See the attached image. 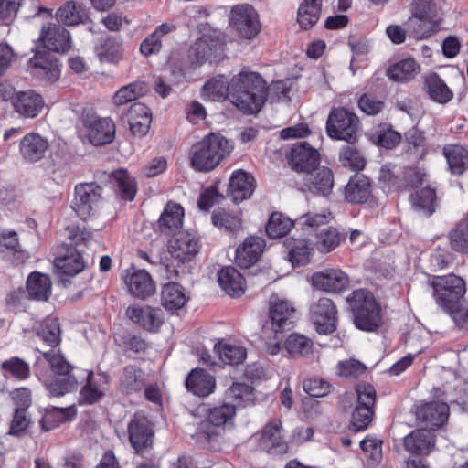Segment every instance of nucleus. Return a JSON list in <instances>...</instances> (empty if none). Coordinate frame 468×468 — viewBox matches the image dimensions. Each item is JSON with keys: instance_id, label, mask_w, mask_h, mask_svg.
Segmentation results:
<instances>
[{"instance_id": "f257e3e1", "label": "nucleus", "mask_w": 468, "mask_h": 468, "mask_svg": "<svg viewBox=\"0 0 468 468\" xmlns=\"http://www.w3.org/2000/svg\"><path fill=\"white\" fill-rule=\"evenodd\" d=\"M267 100V83L255 71L242 70L229 82V101L245 114H253Z\"/></svg>"}, {"instance_id": "f03ea898", "label": "nucleus", "mask_w": 468, "mask_h": 468, "mask_svg": "<svg viewBox=\"0 0 468 468\" xmlns=\"http://www.w3.org/2000/svg\"><path fill=\"white\" fill-rule=\"evenodd\" d=\"M232 148L227 138L211 133L192 147L191 165L197 171L209 172L229 155Z\"/></svg>"}, {"instance_id": "7ed1b4c3", "label": "nucleus", "mask_w": 468, "mask_h": 468, "mask_svg": "<svg viewBox=\"0 0 468 468\" xmlns=\"http://www.w3.org/2000/svg\"><path fill=\"white\" fill-rule=\"evenodd\" d=\"M69 238L71 239L70 245L67 248L66 253L58 256L54 260L55 267L59 273L75 276L85 269V261L82 254L84 251L77 247L82 244L85 246L97 245V241L93 239V234L85 229L76 231H71Z\"/></svg>"}, {"instance_id": "20e7f679", "label": "nucleus", "mask_w": 468, "mask_h": 468, "mask_svg": "<svg viewBox=\"0 0 468 468\" xmlns=\"http://www.w3.org/2000/svg\"><path fill=\"white\" fill-rule=\"evenodd\" d=\"M355 325L363 331H375L381 324L380 308L366 290H356L347 299Z\"/></svg>"}, {"instance_id": "39448f33", "label": "nucleus", "mask_w": 468, "mask_h": 468, "mask_svg": "<svg viewBox=\"0 0 468 468\" xmlns=\"http://www.w3.org/2000/svg\"><path fill=\"white\" fill-rule=\"evenodd\" d=\"M236 413V406L232 403L210 409L207 413V419L200 422L197 431L192 437L203 447L216 441L219 436V428L227 424Z\"/></svg>"}, {"instance_id": "423d86ee", "label": "nucleus", "mask_w": 468, "mask_h": 468, "mask_svg": "<svg viewBox=\"0 0 468 468\" xmlns=\"http://www.w3.org/2000/svg\"><path fill=\"white\" fill-rule=\"evenodd\" d=\"M436 303L445 312H452L466 292L464 281L455 275L435 277L431 282Z\"/></svg>"}, {"instance_id": "0eeeda50", "label": "nucleus", "mask_w": 468, "mask_h": 468, "mask_svg": "<svg viewBox=\"0 0 468 468\" xmlns=\"http://www.w3.org/2000/svg\"><path fill=\"white\" fill-rule=\"evenodd\" d=\"M358 118L344 108L334 109L327 119L326 132L329 137L353 144L357 139Z\"/></svg>"}, {"instance_id": "6e6552de", "label": "nucleus", "mask_w": 468, "mask_h": 468, "mask_svg": "<svg viewBox=\"0 0 468 468\" xmlns=\"http://www.w3.org/2000/svg\"><path fill=\"white\" fill-rule=\"evenodd\" d=\"M81 122L91 144L102 145L113 140L115 124L110 118H101L92 112L87 111L82 113Z\"/></svg>"}, {"instance_id": "1a4fd4ad", "label": "nucleus", "mask_w": 468, "mask_h": 468, "mask_svg": "<svg viewBox=\"0 0 468 468\" xmlns=\"http://www.w3.org/2000/svg\"><path fill=\"white\" fill-rule=\"evenodd\" d=\"M356 395L357 406L353 411L351 423L356 431H361L372 420L376 391L372 385L362 383L356 386Z\"/></svg>"}, {"instance_id": "9d476101", "label": "nucleus", "mask_w": 468, "mask_h": 468, "mask_svg": "<svg viewBox=\"0 0 468 468\" xmlns=\"http://www.w3.org/2000/svg\"><path fill=\"white\" fill-rule=\"evenodd\" d=\"M230 26L244 37L250 39L260 32V22L256 10L249 4L232 7L229 16Z\"/></svg>"}, {"instance_id": "9b49d317", "label": "nucleus", "mask_w": 468, "mask_h": 468, "mask_svg": "<svg viewBox=\"0 0 468 468\" xmlns=\"http://www.w3.org/2000/svg\"><path fill=\"white\" fill-rule=\"evenodd\" d=\"M129 441L137 453L152 447L154 431L149 420L136 412L128 424Z\"/></svg>"}, {"instance_id": "f8f14e48", "label": "nucleus", "mask_w": 468, "mask_h": 468, "mask_svg": "<svg viewBox=\"0 0 468 468\" xmlns=\"http://www.w3.org/2000/svg\"><path fill=\"white\" fill-rule=\"evenodd\" d=\"M101 188L95 183H82L75 187V196L71 207L81 219H87L93 206L101 199Z\"/></svg>"}, {"instance_id": "ddd939ff", "label": "nucleus", "mask_w": 468, "mask_h": 468, "mask_svg": "<svg viewBox=\"0 0 468 468\" xmlns=\"http://www.w3.org/2000/svg\"><path fill=\"white\" fill-rule=\"evenodd\" d=\"M122 279L130 293L135 298L145 300L156 291L152 276L145 270L131 267L123 271Z\"/></svg>"}, {"instance_id": "4468645a", "label": "nucleus", "mask_w": 468, "mask_h": 468, "mask_svg": "<svg viewBox=\"0 0 468 468\" xmlns=\"http://www.w3.org/2000/svg\"><path fill=\"white\" fill-rule=\"evenodd\" d=\"M311 319L320 334H329L336 329V307L326 297L320 298L310 309Z\"/></svg>"}, {"instance_id": "2eb2a0df", "label": "nucleus", "mask_w": 468, "mask_h": 468, "mask_svg": "<svg viewBox=\"0 0 468 468\" xmlns=\"http://www.w3.org/2000/svg\"><path fill=\"white\" fill-rule=\"evenodd\" d=\"M199 250L198 238L187 231L175 234L168 243V251L171 257L182 263L191 261L197 255Z\"/></svg>"}, {"instance_id": "dca6fc26", "label": "nucleus", "mask_w": 468, "mask_h": 468, "mask_svg": "<svg viewBox=\"0 0 468 468\" xmlns=\"http://www.w3.org/2000/svg\"><path fill=\"white\" fill-rule=\"evenodd\" d=\"M450 415V408L442 401H431L418 407L416 418L428 430L435 431L443 427Z\"/></svg>"}, {"instance_id": "f3484780", "label": "nucleus", "mask_w": 468, "mask_h": 468, "mask_svg": "<svg viewBox=\"0 0 468 468\" xmlns=\"http://www.w3.org/2000/svg\"><path fill=\"white\" fill-rule=\"evenodd\" d=\"M42 363V359L36 361L35 373L51 396L60 397L71 392L76 388L77 379L73 375L64 374L51 377L48 370H42L40 368Z\"/></svg>"}, {"instance_id": "a211bd4d", "label": "nucleus", "mask_w": 468, "mask_h": 468, "mask_svg": "<svg viewBox=\"0 0 468 468\" xmlns=\"http://www.w3.org/2000/svg\"><path fill=\"white\" fill-rule=\"evenodd\" d=\"M38 41L45 48L58 53H65L71 48L69 32L55 23L42 27Z\"/></svg>"}, {"instance_id": "6ab92c4d", "label": "nucleus", "mask_w": 468, "mask_h": 468, "mask_svg": "<svg viewBox=\"0 0 468 468\" xmlns=\"http://www.w3.org/2000/svg\"><path fill=\"white\" fill-rule=\"evenodd\" d=\"M311 281L314 288L326 292H340L349 285L348 276L340 269L314 272Z\"/></svg>"}, {"instance_id": "aec40b11", "label": "nucleus", "mask_w": 468, "mask_h": 468, "mask_svg": "<svg viewBox=\"0 0 468 468\" xmlns=\"http://www.w3.org/2000/svg\"><path fill=\"white\" fill-rule=\"evenodd\" d=\"M320 162V155L316 149L311 147L306 142H301L291 149L289 163L292 169L307 174L314 170Z\"/></svg>"}, {"instance_id": "412c9836", "label": "nucleus", "mask_w": 468, "mask_h": 468, "mask_svg": "<svg viewBox=\"0 0 468 468\" xmlns=\"http://www.w3.org/2000/svg\"><path fill=\"white\" fill-rule=\"evenodd\" d=\"M294 307L289 302L271 298L269 315L271 325V330L275 333V336L277 334L290 328L294 317Z\"/></svg>"}, {"instance_id": "4be33fe9", "label": "nucleus", "mask_w": 468, "mask_h": 468, "mask_svg": "<svg viewBox=\"0 0 468 468\" xmlns=\"http://www.w3.org/2000/svg\"><path fill=\"white\" fill-rule=\"evenodd\" d=\"M256 188L254 176L243 170L232 173L228 188V197L234 203H240L251 197Z\"/></svg>"}, {"instance_id": "5701e85b", "label": "nucleus", "mask_w": 468, "mask_h": 468, "mask_svg": "<svg viewBox=\"0 0 468 468\" xmlns=\"http://www.w3.org/2000/svg\"><path fill=\"white\" fill-rule=\"evenodd\" d=\"M32 73L38 79L48 82L56 81L60 75L58 61L46 50L37 51L29 61Z\"/></svg>"}, {"instance_id": "b1692460", "label": "nucleus", "mask_w": 468, "mask_h": 468, "mask_svg": "<svg viewBox=\"0 0 468 468\" xmlns=\"http://www.w3.org/2000/svg\"><path fill=\"white\" fill-rule=\"evenodd\" d=\"M11 104L15 112L25 118L37 117L45 106L43 97L32 90L17 91Z\"/></svg>"}, {"instance_id": "393cba45", "label": "nucleus", "mask_w": 468, "mask_h": 468, "mask_svg": "<svg viewBox=\"0 0 468 468\" xmlns=\"http://www.w3.org/2000/svg\"><path fill=\"white\" fill-rule=\"evenodd\" d=\"M261 447L271 454H283L287 452L288 446L282 435V422L280 420L267 424L261 433Z\"/></svg>"}, {"instance_id": "a878e982", "label": "nucleus", "mask_w": 468, "mask_h": 468, "mask_svg": "<svg viewBox=\"0 0 468 468\" xmlns=\"http://www.w3.org/2000/svg\"><path fill=\"white\" fill-rule=\"evenodd\" d=\"M435 446V436L427 428L416 429L404 438L406 451L413 454H429Z\"/></svg>"}, {"instance_id": "bb28decb", "label": "nucleus", "mask_w": 468, "mask_h": 468, "mask_svg": "<svg viewBox=\"0 0 468 468\" xmlns=\"http://www.w3.org/2000/svg\"><path fill=\"white\" fill-rule=\"evenodd\" d=\"M283 246L288 253V260L293 266L307 265L312 258L314 246L304 238H286Z\"/></svg>"}, {"instance_id": "cd10ccee", "label": "nucleus", "mask_w": 468, "mask_h": 468, "mask_svg": "<svg viewBox=\"0 0 468 468\" xmlns=\"http://www.w3.org/2000/svg\"><path fill=\"white\" fill-rule=\"evenodd\" d=\"M303 182L309 191L326 196L333 188L334 176L329 168L316 166L304 175Z\"/></svg>"}, {"instance_id": "c85d7f7f", "label": "nucleus", "mask_w": 468, "mask_h": 468, "mask_svg": "<svg viewBox=\"0 0 468 468\" xmlns=\"http://www.w3.org/2000/svg\"><path fill=\"white\" fill-rule=\"evenodd\" d=\"M265 247V241L260 237L247 238L236 250V262L241 268H250L260 258Z\"/></svg>"}, {"instance_id": "c756f323", "label": "nucleus", "mask_w": 468, "mask_h": 468, "mask_svg": "<svg viewBox=\"0 0 468 468\" xmlns=\"http://www.w3.org/2000/svg\"><path fill=\"white\" fill-rule=\"evenodd\" d=\"M216 380L205 369L194 368L186 378V388L198 397H207L214 392Z\"/></svg>"}, {"instance_id": "7c9ffc66", "label": "nucleus", "mask_w": 468, "mask_h": 468, "mask_svg": "<svg viewBox=\"0 0 468 468\" xmlns=\"http://www.w3.org/2000/svg\"><path fill=\"white\" fill-rule=\"evenodd\" d=\"M126 315L133 322L139 324L148 331H156L163 323L161 310L150 306L144 308L136 305L129 306L126 310Z\"/></svg>"}, {"instance_id": "2f4dec72", "label": "nucleus", "mask_w": 468, "mask_h": 468, "mask_svg": "<svg viewBox=\"0 0 468 468\" xmlns=\"http://www.w3.org/2000/svg\"><path fill=\"white\" fill-rule=\"evenodd\" d=\"M48 147V140L35 133H27L20 142V153L23 158L31 163L42 159Z\"/></svg>"}, {"instance_id": "473e14b6", "label": "nucleus", "mask_w": 468, "mask_h": 468, "mask_svg": "<svg viewBox=\"0 0 468 468\" xmlns=\"http://www.w3.org/2000/svg\"><path fill=\"white\" fill-rule=\"evenodd\" d=\"M220 287L231 297H239L245 292V281L234 267H225L218 274Z\"/></svg>"}, {"instance_id": "72a5a7b5", "label": "nucleus", "mask_w": 468, "mask_h": 468, "mask_svg": "<svg viewBox=\"0 0 468 468\" xmlns=\"http://www.w3.org/2000/svg\"><path fill=\"white\" fill-rule=\"evenodd\" d=\"M51 284L48 275L38 271L30 273L27 280L29 297L37 301H47L51 294Z\"/></svg>"}, {"instance_id": "f704fd0d", "label": "nucleus", "mask_w": 468, "mask_h": 468, "mask_svg": "<svg viewBox=\"0 0 468 468\" xmlns=\"http://www.w3.org/2000/svg\"><path fill=\"white\" fill-rule=\"evenodd\" d=\"M184 218L183 207L176 203H168L158 220V229L162 233L170 232L182 227Z\"/></svg>"}, {"instance_id": "c9c22d12", "label": "nucleus", "mask_w": 468, "mask_h": 468, "mask_svg": "<svg viewBox=\"0 0 468 468\" xmlns=\"http://www.w3.org/2000/svg\"><path fill=\"white\" fill-rule=\"evenodd\" d=\"M146 385L144 373L134 366H127L123 368L120 378V390L124 394L139 392Z\"/></svg>"}, {"instance_id": "e433bc0d", "label": "nucleus", "mask_w": 468, "mask_h": 468, "mask_svg": "<svg viewBox=\"0 0 468 468\" xmlns=\"http://www.w3.org/2000/svg\"><path fill=\"white\" fill-rule=\"evenodd\" d=\"M371 196V185L364 176L351 178L346 187V199L350 203L361 204Z\"/></svg>"}, {"instance_id": "4c0bfd02", "label": "nucleus", "mask_w": 468, "mask_h": 468, "mask_svg": "<svg viewBox=\"0 0 468 468\" xmlns=\"http://www.w3.org/2000/svg\"><path fill=\"white\" fill-rule=\"evenodd\" d=\"M322 10V0H303L297 12V21L301 28L307 30L319 20Z\"/></svg>"}, {"instance_id": "58836bf2", "label": "nucleus", "mask_w": 468, "mask_h": 468, "mask_svg": "<svg viewBox=\"0 0 468 468\" xmlns=\"http://www.w3.org/2000/svg\"><path fill=\"white\" fill-rule=\"evenodd\" d=\"M161 295L163 306L169 311L182 308L188 300L183 287L176 282L165 284Z\"/></svg>"}, {"instance_id": "ea45409f", "label": "nucleus", "mask_w": 468, "mask_h": 468, "mask_svg": "<svg viewBox=\"0 0 468 468\" xmlns=\"http://www.w3.org/2000/svg\"><path fill=\"white\" fill-rule=\"evenodd\" d=\"M176 27L173 24L163 23L148 36L141 44L140 51L143 55L148 57L158 53L162 48V37L175 31Z\"/></svg>"}, {"instance_id": "a19ab883", "label": "nucleus", "mask_w": 468, "mask_h": 468, "mask_svg": "<svg viewBox=\"0 0 468 468\" xmlns=\"http://www.w3.org/2000/svg\"><path fill=\"white\" fill-rule=\"evenodd\" d=\"M41 356L37 357L42 359L43 363L40 367L42 370H48L49 373L53 372L55 375L70 374L71 366L65 360V358L58 353L50 351H41L37 349Z\"/></svg>"}, {"instance_id": "79ce46f5", "label": "nucleus", "mask_w": 468, "mask_h": 468, "mask_svg": "<svg viewBox=\"0 0 468 468\" xmlns=\"http://www.w3.org/2000/svg\"><path fill=\"white\" fill-rule=\"evenodd\" d=\"M435 191L430 187L422 188L410 197L415 211L424 217H430L435 211Z\"/></svg>"}, {"instance_id": "37998d69", "label": "nucleus", "mask_w": 468, "mask_h": 468, "mask_svg": "<svg viewBox=\"0 0 468 468\" xmlns=\"http://www.w3.org/2000/svg\"><path fill=\"white\" fill-rule=\"evenodd\" d=\"M346 236L338 231L337 229L329 227L322 229L316 235V240L314 246L322 253H328L337 248Z\"/></svg>"}, {"instance_id": "c03bdc74", "label": "nucleus", "mask_w": 468, "mask_h": 468, "mask_svg": "<svg viewBox=\"0 0 468 468\" xmlns=\"http://www.w3.org/2000/svg\"><path fill=\"white\" fill-rule=\"evenodd\" d=\"M420 72V65L413 58L403 59L388 69V76L395 81H409Z\"/></svg>"}, {"instance_id": "a18cd8bd", "label": "nucleus", "mask_w": 468, "mask_h": 468, "mask_svg": "<svg viewBox=\"0 0 468 468\" xmlns=\"http://www.w3.org/2000/svg\"><path fill=\"white\" fill-rule=\"evenodd\" d=\"M425 90L430 97L439 103H446L452 98V92L437 74H431L425 80Z\"/></svg>"}, {"instance_id": "49530a36", "label": "nucleus", "mask_w": 468, "mask_h": 468, "mask_svg": "<svg viewBox=\"0 0 468 468\" xmlns=\"http://www.w3.org/2000/svg\"><path fill=\"white\" fill-rule=\"evenodd\" d=\"M449 168L452 174L461 175L468 165V152L461 145H448L443 149Z\"/></svg>"}, {"instance_id": "de8ad7c7", "label": "nucleus", "mask_w": 468, "mask_h": 468, "mask_svg": "<svg viewBox=\"0 0 468 468\" xmlns=\"http://www.w3.org/2000/svg\"><path fill=\"white\" fill-rule=\"evenodd\" d=\"M229 82L224 76H218L203 86L202 96L212 101L229 100Z\"/></svg>"}, {"instance_id": "09e8293b", "label": "nucleus", "mask_w": 468, "mask_h": 468, "mask_svg": "<svg viewBox=\"0 0 468 468\" xmlns=\"http://www.w3.org/2000/svg\"><path fill=\"white\" fill-rule=\"evenodd\" d=\"M147 90L148 87L144 82H132L119 89L115 92L112 101L116 106H122L128 102L137 100L138 98L145 94Z\"/></svg>"}, {"instance_id": "8fccbe9b", "label": "nucleus", "mask_w": 468, "mask_h": 468, "mask_svg": "<svg viewBox=\"0 0 468 468\" xmlns=\"http://www.w3.org/2000/svg\"><path fill=\"white\" fill-rule=\"evenodd\" d=\"M293 221L282 213L274 212L266 224V233L271 239L285 236L293 227Z\"/></svg>"}, {"instance_id": "3c124183", "label": "nucleus", "mask_w": 468, "mask_h": 468, "mask_svg": "<svg viewBox=\"0 0 468 468\" xmlns=\"http://www.w3.org/2000/svg\"><path fill=\"white\" fill-rule=\"evenodd\" d=\"M112 178L116 182L117 191L122 199L132 201L136 194L134 178L129 176L126 170L120 169L112 173Z\"/></svg>"}, {"instance_id": "603ef678", "label": "nucleus", "mask_w": 468, "mask_h": 468, "mask_svg": "<svg viewBox=\"0 0 468 468\" xmlns=\"http://www.w3.org/2000/svg\"><path fill=\"white\" fill-rule=\"evenodd\" d=\"M37 335L51 347L58 346L60 343V327L58 319L47 317L40 324Z\"/></svg>"}, {"instance_id": "864d4df0", "label": "nucleus", "mask_w": 468, "mask_h": 468, "mask_svg": "<svg viewBox=\"0 0 468 468\" xmlns=\"http://www.w3.org/2000/svg\"><path fill=\"white\" fill-rule=\"evenodd\" d=\"M73 410L71 408L54 407L48 410L40 420V425L45 431H49L60 423L70 420Z\"/></svg>"}, {"instance_id": "5fc2aeb1", "label": "nucleus", "mask_w": 468, "mask_h": 468, "mask_svg": "<svg viewBox=\"0 0 468 468\" xmlns=\"http://www.w3.org/2000/svg\"><path fill=\"white\" fill-rule=\"evenodd\" d=\"M214 349L223 362L230 365L242 363L246 358V350L239 346L218 343Z\"/></svg>"}, {"instance_id": "6e6d98bb", "label": "nucleus", "mask_w": 468, "mask_h": 468, "mask_svg": "<svg viewBox=\"0 0 468 468\" xmlns=\"http://www.w3.org/2000/svg\"><path fill=\"white\" fill-rule=\"evenodd\" d=\"M211 219L214 226L224 229L227 232H237L241 229V218L225 209L215 210Z\"/></svg>"}, {"instance_id": "4d7b16f0", "label": "nucleus", "mask_w": 468, "mask_h": 468, "mask_svg": "<svg viewBox=\"0 0 468 468\" xmlns=\"http://www.w3.org/2000/svg\"><path fill=\"white\" fill-rule=\"evenodd\" d=\"M285 347L292 357L306 356L312 352L313 342L304 335L292 334L287 338Z\"/></svg>"}, {"instance_id": "13d9d810", "label": "nucleus", "mask_w": 468, "mask_h": 468, "mask_svg": "<svg viewBox=\"0 0 468 468\" xmlns=\"http://www.w3.org/2000/svg\"><path fill=\"white\" fill-rule=\"evenodd\" d=\"M253 388L245 383H233L226 391V397L231 400L233 405L246 406L253 399Z\"/></svg>"}, {"instance_id": "bf43d9fd", "label": "nucleus", "mask_w": 468, "mask_h": 468, "mask_svg": "<svg viewBox=\"0 0 468 468\" xmlns=\"http://www.w3.org/2000/svg\"><path fill=\"white\" fill-rule=\"evenodd\" d=\"M407 25L410 35L418 39L430 37L434 30L432 18H421L418 16H412Z\"/></svg>"}, {"instance_id": "052dcab7", "label": "nucleus", "mask_w": 468, "mask_h": 468, "mask_svg": "<svg viewBox=\"0 0 468 468\" xmlns=\"http://www.w3.org/2000/svg\"><path fill=\"white\" fill-rule=\"evenodd\" d=\"M56 18L58 22L67 26H75L82 22L80 7L73 2H68L56 12Z\"/></svg>"}, {"instance_id": "680f3d73", "label": "nucleus", "mask_w": 468, "mask_h": 468, "mask_svg": "<svg viewBox=\"0 0 468 468\" xmlns=\"http://www.w3.org/2000/svg\"><path fill=\"white\" fill-rule=\"evenodd\" d=\"M340 161L344 166L349 167L354 171L362 170L366 165V160L357 149L351 145L342 148L340 152Z\"/></svg>"}, {"instance_id": "e2e57ef3", "label": "nucleus", "mask_w": 468, "mask_h": 468, "mask_svg": "<svg viewBox=\"0 0 468 468\" xmlns=\"http://www.w3.org/2000/svg\"><path fill=\"white\" fill-rule=\"evenodd\" d=\"M1 368L5 374H10L18 379H26L29 376V365L19 357L15 356L4 361Z\"/></svg>"}, {"instance_id": "0e129e2a", "label": "nucleus", "mask_w": 468, "mask_h": 468, "mask_svg": "<svg viewBox=\"0 0 468 468\" xmlns=\"http://www.w3.org/2000/svg\"><path fill=\"white\" fill-rule=\"evenodd\" d=\"M122 53V46L119 41L112 37L105 38L98 48V54L101 60L114 62L117 61Z\"/></svg>"}, {"instance_id": "69168bd1", "label": "nucleus", "mask_w": 468, "mask_h": 468, "mask_svg": "<svg viewBox=\"0 0 468 468\" xmlns=\"http://www.w3.org/2000/svg\"><path fill=\"white\" fill-rule=\"evenodd\" d=\"M217 44L208 37H201L197 39L191 48L192 54L196 57L197 63H202L209 58L213 50L216 49Z\"/></svg>"}, {"instance_id": "338daca9", "label": "nucleus", "mask_w": 468, "mask_h": 468, "mask_svg": "<svg viewBox=\"0 0 468 468\" xmlns=\"http://www.w3.org/2000/svg\"><path fill=\"white\" fill-rule=\"evenodd\" d=\"M366 370V366L358 360L348 359L340 361L337 365L338 376L346 378H356Z\"/></svg>"}, {"instance_id": "774afa93", "label": "nucleus", "mask_w": 468, "mask_h": 468, "mask_svg": "<svg viewBox=\"0 0 468 468\" xmlns=\"http://www.w3.org/2000/svg\"><path fill=\"white\" fill-rule=\"evenodd\" d=\"M451 246L453 250L468 252V226L460 224L450 234Z\"/></svg>"}]
</instances>
